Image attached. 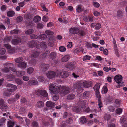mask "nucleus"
Returning a JSON list of instances; mask_svg holds the SVG:
<instances>
[{"instance_id": "f257e3e1", "label": "nucleus", "mask_w": 127, "mask_h": 127, "mask_svg": "<svg viewBox=\"0 0 127 127\" xmlns=\"http://www.w3.org/2000/svg\"><path fill=\"white\" fill-rule=\"evenodd\" d=\"M51 93L53 94H57L60 92V88L55 84V83L51 84L49 87Z\"/></svg>"}, {"instance_id": "f03ea898", "label": "nucleus", "mask_w": 127, "mask_h": 127, "mask_svg": "<svg viewBox=\"0 0 127 127\" xmlns=\"http://www.w3.org/2000/svg\"><path fill=\"white\" fill-rule=\"evenodd\" d=\"M70 90V89L69 87L66 86H63L61 87L59 92L61 94L65 95L69 93Z\"/></svg>"}, {"instance_id": "7ed1b4c3", "label": "nucleus", "mask_w": 127, "mask_h": 127, "mask_svg": "<svg viewBox=\"0 0 127 127\" xmlns=\"http://www.w3.org/2000/svg\"><path fill=\"white\" fill-rule=\"evenodd\" d=\"M65 66L68 71H71L74 69L75 63L73 62L68 63L65 64Z\"/></svg>"}, {"instance_id": "20e7f679", "label": "nucleus", "mask_w": 127, "mask_h": 127, "mask_svg": "<svg viewBox=\"0 0 127 127\" xmlns=\"http://www.w3.org/2000/svg\"><path fill=\"white\" fill-rule=\"evenodd\" d=\"M57 74L59 76L63 78H65L69 76V73L67 71L62 72L58 71L57 72Z\"/></svg>"}, {"instance_id": "39448f33", "label": "nucleus", "mask_w": 127, "mask_h": 127, "mask_svg": "<svg viewBox=\"0 0 127 127\" xmlns=\"http://www.w3.org/2000/svg\"><path fill=\"white\" fill-rule=\"evenodd\" d=\"M6 87L9 88L7 89L9 92H14L17 89V87L16 86L9 83L7 85Z\"/></svg>"}, {"instance_id": "423d86ee", "label": "nucleus", "mask_w": 127, "mask_h": 127, "mask_svg": "<svg viewBox=\"0 0 127 127\" xmlns=\"http://www.w3.org/2000/svg\"><path fill=\"white\" fill-rule=\"evenodd\" d=\"M14 37L15 39H13L11 41V42L13 44L17 45L21 42V39L20 37L17 36H14Z\"/></svg>"}, {"instance_id": "0eeeda50", "label": "nucleus", "mask_w": 127, "mask_h": 127, "mask_svg": "<svg viewBox=\"0 0 127 127\" xmlns=\"http://www.w3.org/2000/svg\"><path fill=\"white\" fill-rule=\"evenodd\" d=\"M114 79L117 83H121L123 79V77L122 76L120 75H117L115 76Z\"/></svg>"}, {"instance_id": "6e6552de", "label": "nucleus", "mask_w": 127, "mask_h": 127, "mask_svg": "<svg viewBox=\"0 0 127 127\" xmlns=\"http://www.w3.org/2000/svg\"><path fill=\"white\" fill-rule=\"evenodd\" d=\"M49 66V65L48 64H45L43 63L41 64L40 65V70L44 72L48 69Z\"/></svg>"}, {"instance_id": "1a4fd4ad", "label": "nucleus", "mask_w": 127, "mask_h": 127, "mask_svg": "<svg viewBox=\"0 0 127 127\" xmlns=\"http://www.w3.org/2000/svg\"><path fill=\"white\" fill-rule=\"evenodd\" d=\"M55 72L53 71H50L46 74V75L48 78L49 79H52L54 78L55 76Z\"/></svg>"}, {"instance_id": "9d476101", "label": "nucleus", "mask_w": 127, "mask_h": 127, "mask_svg": "<svg viewBox=\"0 0 127 127\" xmlns=\"http://www.w3.org/2000/svg\"><path fill=\"white\" fill-rule=\"evenodd\" d=\"M92 83L90 81H87L83 82L82 85L85 88H88L91 87Z\"/></svg>"}, {"instance_id": "9b49d317", "label": "nucleus", "mask_w": 127, "mask_h": 127, "mask_svg": "<svg viewBox=\"0 0 127 127\" xmlns=\"http://www.w3.org/2000/svg\"><path fill=\"white\" fill-rule=\"evenodd\" d=\"M37 43L36 41L32 40L29 42L28 43V46L30 48L35 47L37 45Z\"/></svg>"}, {"instance_id": "f8f14e48", "label": "nucleus", "mask_w": 127, "mask_h": 127, "mask_svg": "<svg viewBox=\"0 0 127 127\" xmlns=\"http://www.w3.org/2000/svg\"><path fill=\"white\" fill-rule=\"evenodd\" d=\"M40 52L37 51H33L32 52L31 58L34 59L37 58L40 55Z\"/></svg>"}, {"instance_id": "ddd939ff", "label": "nucleus", "mask_w": 127, "mask_h": 127, "mask_svg": "<svg viewBox=\"0 0 127 127\" xmlns=\"http://www.w3.org/2000/svg\"><path fill=\"white\" fill-rule=\"evenodd\" d=\"M78 105L80 107L83 109H84L86 107V103L85 102L82 100H80L77 103Z\"/></svg>"}, {"instance_id": "4468645a", "label": "nucleus", "mask_w": 127, "mask_h": 127, "mask_svg": "<svg viewBox=\"0 0 127 127\" xmlns=\"http://www.w3.org/2000/svg\"><path fill=\"white\" fill-rule=\"evenodd\" d=\"M73 86L78 91H80L82 89L81 84L80 83H77L74 84Z\"/></svg>"}, {"instance_id": "2eb2a0df", "label": "nucleus", "mask_w": 127, "mask_h": 127, "mask_svg": "<svg viewBox=\"0 0 127 127\" xmlns=\"http://www.w3.org/2000/svg\"><path fill=\"white\" fill-rule=\"evenodd\" d=\"M57 53L55 52H52L49 55L48 58L50 59L53 60L55 59L57 57Z\"/></svg>"}, {"instance_id": "dca6fc26", "label": "nucleus", "mask_w": 127, "mask_h": 127, "mask_svg": "<svg viewBox=\"0 0 127 127\" xmlns=\"http://www.w3.org/2000/svg\"><path fill=\"white\" fill-rule=\"evenodd\" d=\"M69 31L73 34H77L79 32V30L76 28H73L70 29Z\"/></svg>"}, {"instance_id": "f3484780", "label": "nucleus", "mask_w": 127, "mask_h": 127, "mask_svg": "<svg viewBox=\"0 0 127 127\" xmlns=\"http://www.w3.org/2000/svg\"><path fill=\"white\" fill-rule=\"evenodd\" d=\"M55 103L50 101H47L46 103V105L47 107L50 108H52L55 106Z\"/></svg>"}, {"instance_id": "a211bd4d", "label": "nucleus", "mask_w": 127, "mask_h": 127, "mask_svg": "<svg viewBox=\"0 0 127 127\" xmlns=\"http://www.w3.org/2000/svg\"><path fill=\"white\" fill-rule=\"evenodd\" d=\"M28 83L29 85H37L38 84V82L37 80H30Z\"/></svg>"}, {"instance_id": "6ab92c4d", "label": "nucleus", "mask_w": 127, "mask_h": 127, "mask_svg": "<svg viewBox=\"0 0 127 127\" xmlns=\"http://www.w3.org/2000/svg\"><path fill=\"white\" fill-rule=\"evenodd\" d=\"M38 93L40 95L44 97H46L48 95L47 93L45 90H41L39 91Z\"/></svg>"}, {"instance_id": "aec40b11", "label": "nucleus", "mask_w": 127, "mask_h": 127, "mask_svg": "<svg viewBox=\"0 0 127 127\" xmlns=\"http://www.w3.org/2000/svg\"><path fill=\"white\" fill-rule=\"evenodd\" d=\"M4 66L5 68H7L9 69L13 67V64L9 63H6L4 64Z\"/></svg>"}, {"instance_id": "412c9836", "label": "nucleus", "mask_w": 127, "mask_h": 127, "mask_svg": "<svg viewBox=\"0 0 127 127\" xmlns=\"http://www.w3.org/2000/svg\"><path fill=\"white\" fill-rule=\"evenodd\" d=\"M84 51V50L82 47H79L75 49L73 51L74 53L75 54H78L82 51L83 53V52Z\"/></svg>"}, {"instance_id": "4be33fe9", "label": "nucleus", "mask_w": 127, "mask_h": 127, "mask_svg": "<svg viewBox=\"0 0 127 127\" xmlns=\"http://www.w3.org/2000/svg\"><path fill=\"white\" fill-rule=\"evenodd\" d=\"M15 14V12L13 10H10L8 11L7 13V15L10 17H12L14 16Z\"/></svg>"}, {"instance_id": "5701e85b", "label": "nucleus", "mask_w": 127, "mask_h": 127, "mask_svg": "<svg viewBox=\"0 0 127 127\" xmlns=\"http://www.w3.org/2000/svg\"><path fill=\"white\" fill-rule=\"evenodd\" d=\"M6 78L8 80L13 81L15 79V76L12 74H9L7 75Z\"/></svg>"}, {"instance_id": "b1692460", "label": "nucleus", "mask_w": 127, "mask_h": 127, "mask_svg": "<svg viewBox=\"0 0 127 127\" xmlns=\"http://www.w3.org/2000/svg\"><path fill=\"white\" fill-rule=\"evenodd\" d=\"M25 22L28 26H32L33 25L32 20L31 19L26 20L25 21Z\"/></svg>"}, {"instance_id": "393cba45", "label": "nucleus", "mask_w": 127, "mask_h": 127, "mask_svg": "<svg viewBox=\"0 0 127 127\" xmlns=\"http://www.w3.org/2000/svg\"><path fill=\"white\" fill-rule=\"evenodd\" d=\"M14 124V122L9 120L7 122V127H13Z\"/></svg>"}, {"instance_id": "a878e982", "label": "nucleus", "mask_w": 127, "mask_h": 127, "mask_svg": "<svg viewBox=\"0 0 127 127\" xmlns=\"http://www.w3.org/2000/svg\"><path fill=\"white\" fill-rule=\"evenodd\" d=\"M100 86V83H97L94 87V89L95 92L99 91Z\"/></svg>"}, {"instance_id": "bb28decb", "label": "nucleus", "mask_w": 127, "mask_h": 127, "mask_svg": "<svg viewBox=\"0 0 127 127\" xmlns=\"http://www.w3.org/2000/svg\"><path fill=\"white\" fill-rule=\"evenodd\" d=\"M36 106L38 108H42L44 106V103L42 101H40L37 102Z\"/></svg>"}, {"instance_id": "cd10ccee", "label": "nucleus", "mask_w": 127, "mask_h": 127, "mask_svg": "<svg viewBox=\"0 0 127 127\" xmlns=\"http://www.w3.org/2000/svg\"><path fill=\"white\" fill-rule=\"evenodd\" d=\"M27 64L26 62H22L19 64L18 66L19 67L23 68H24L26 67Z\"/></svg>"}, {"instance_id": "c85d7f7f", "label": "nucleus", "mask_w": 127, "mask_h": 127, "mask_svg": "<svg viewBox=\"0 0 127 127\" xmlns=\"http://www.w3.org/2000/svg\"><path fill=\"white\" fill-rule=\"evenodd\" d=\"M25 72L23 71H18L16 72V74L18 76H21L25 74Z\"/></svg>"}, {"instance_id": "c756f323", "label": "nucleus", "mask_w": 127, "mask_h": 127, "mask_svg": "<svg viewBox=\"0 0 127 127\" xmlns=\"http://www.w3.org/2000/svg\"><path fill=\"white\" fill-rule=\"evenodd\" d=\"M75 97V95L74 94H70L67 96V99L69 100H71L74 99Z\"/></svg>"}, {"instance_id": "7c9ffc66", "label": "nucleus", "mask_w": 127, "mask_h": 127, "mask_svg": "<svg viewBox=\"0 0 127 127\" xmlns=\"http://www.w3.org/2000/svg\"><path fill=\"white\" fill-rule=\"evenodd\" d=\"M69 59V56L68 55H66L63 57L61 60L62 62H65L68 61Z\"/></svg>"}, {"instance_id": "2f4dec72", "label": "nucleus", "mask_w": 127, "mask_h": 127, "mask_svg": "<svg viewBox=\"0 0 127 127\" xmlns=\"http://www.w3.org/2000/svg\"><path fill=\"white\" fill-rule=\"evenodd\" d=\"M41 19V17L40 16H35L33 18V21L35 22L36 23L39 21Z\"/></svg>"}, {"instance_id": "473e14b6", "label": "nucleus", "mask_w": 127, "mask_h": 127, "mask_svg": "<svg viewBox=\"0 0 127 127\" xmlns=\"http://www.w3.org/2000/svg\"><path fill=\"white\" fill-rule=\"evenodd\" d=\"M34 30L32 29H29L25 31V33L27 35H29L33 33Z\"/></svg>"}, {"instance_id": "72a5a7b5", "label": "nucleus", "mask_w": 127, "mask_h": 127, "mask_svg": "<svg viewBox=\"0 0 127 127\" xmlns=\"http://www.w3.org/2000/svg\"><path fill=\"white\" fill-rule=\"evenodd\" d=\"M65 122L68 124H70L73 123V119L71 117H70L66 120L65 121Z\"/></svg>"}, {"instance_id": "f704fd0d", "label": "nucleus", "mask_w": 127, "mask_h": 127, "mask_svg": "<svg viewBox=\"0 0 127 127\" xmlns=\"http://www.w3.org/2000/svg\"><path fill=\"white\" fill-rule=\"evenodd\" d=\"M8 106L7 105L4 104L2 105L0 107V109L1 110L3 111H6V109H7Z\"/></svg>"}, {"instance_id": "c9c22d12", "label": "nucleus", "mask_w": 127, "mask_h": 127, "mask_svg": "<svg viewBox=\"0 0 127 127\" xmlns=\"http://www.w3.org/2000/svg\"><path fill=\"white\" fill-rule=\"evenodd\" d=\"M98 100V105L99 106L98 107L100 108V110H101V108L103 107L102 103V102L101 99H97Z\"/></svg>"}, {"instance_id": "e433bc0d", "label": "nucleus", "mask_w": 127, "mask_h": 127, "mask_svg": "<svg viewBox=\"0 0 127 127\" xmlns=\"http://www.w3.org/2000/svg\"><path fill=\"white\" fill-rule=\"evenodd\" d=\"M72 109L73 111L77 113L79 112L80 110V108L77 106L73 107Z\"/></svg>"}, {"instance_id": "4c0bfd02", "label": "nucleus", "mask_w": 127, "mask_h": 127, "mask_svg": "<svg viewBox=\"0 0 127 127\" xmlns=\"http://www.w3.org/2000/svg\"><path fill=\"white\" fill-rule=\"evenodd\" d=\"M80 121L81 123L84 124L87 122L86 119L85 117H82L80 119Z\"/></svg>"}, {"instance_id": "58836bf2", "label": "nucleus", "mask_w": 127, "mask_h": 127, "mask_svg": "<svg viewBox=\"0 0 127 127\" xmlns=\"http://www.w3.org/2000/svg\"><path fill=\"white\" fill-rule=\"evenodd\" d=\"M108 90L107 87L106 86H104L102 90V92L103 93L106 94Z\"/></svg>"}, {"instance_id": "ea45409f", "label": "nucleus", "mask_w": 127, "mask_h": 127, "mask_svg": "<svg viewBox=\"0 0 127 127\" xmlns=\"http://www.w3.org/2000/svg\"><path fill=\"white\" fill-rule=\"evenodd\" d=\"M76 7V11L80 13L83 10L81 5H78Z\"/></svg>"}, {"instance_id": "a19ab883", "label": "nucleus", "mask_w": 127, "mask_h": 127, "mask_svg": "<svg viewBox=\"0 0 127 127\" xmlns=\"http://www.w3.org/2000/svg\"><path fill=\"white\" fill-rule=\"evenodd\" d=\"M38 37L41 40L45 39L47 38V35L45 34H41Z\"/></svg>"}, {"instance_id": "79ce46f5", "label": "nucleus", "mask_w": 127, "mask_h": 127, "mask_svg": "<svg viewBox=\"0 0 127 127\" xmlns=\"http://www.w3.org/2000/svg\"><path fill=\"white\" fill-rule=\"evenodd\" d=\"M23 60V59L22 57H20L17 58L15 60V62L17 63H19L22 61Z\"/></svg>"}, {"instance_id": "37998d69", "label": "nucleus", "mask_w": 127, "mask_h": 127, "mask_svg": "<svg viewBox=\"0 0 127 127\" xmlns=\"http://www.w3.org/2000/svg\"><path fill=\"white\" fill-rule=\"evenodd\" d=\"M16 83L19 85H21L23 84V82L20 79L16 78L15 79Z\"/></svg>"}, {"instance_id": "c03bdc74", "label": "nucleus", "mask_w": 127, "mask_h": 127, "mask_svg": "<svg viewBox=\"0 0 127 127\" xmlns=\"http://www.w3.org/2000/svg\"><path fill=\"white\" fill-rule=\"evenodd\" d=\"M11 39V38L9 37H6L4 39L3 41L4 43L10 41Z\"/></svg>"}, {"instance_id": "a18cd8bd", "label": "nucleus", "mask_w": 127, "mask_h": 127, "mask_svg": "<svg viewBox=\"0 0 127 127\" xmlns=\"http://www.w3.org/2000/svg\"><path fill=\"white\" fill-rule=\"evenodd\" d=\"M26 110L25 108L23 107H22L20 108L19 109V112L21 114H23L26 112Z\"/></svg>"}, {"instance_id": "49530a36", "label": "nucleus", "mask_w": 127, "mask_h": 127, "mask_svg": "<svg viewBox=\"0 0 127 127\" xmlns=\"http://www.w3.org/2000/svg\"><path fill=\"white\" fill-rule=\"evenodd\" d=\"M3 95L4 96L8 97L11 95V93H10L8 91H3Z\"/></svg>"}, {"instance_id": "de8ad7c7", "label": "nucleus", "mask_w": 127, "mask_h": 127, "mask_svg": "<svg viewBox=\"0 0 127 127\" xmlns=\"http://www.w3.org/2000/svg\"><path fill=\"white\" fill-rule=\"evenodd\" d=\"M32 16L31 15L30 13L26 14L24 16V18L25 19H30L32 18Z\"/></svg>"}, {"instance_id": "09e8293b", "label": "nucleus", "mask_w": 127, "mask_h": 127, "mask_svg": "<svg viewBox=\"0 0 127 127\" xmlns=\"http://www.w3.org/2000/svg\"><path fill=\"white\" fill-rule=\"evenodd\" d=\"M104 118L105 120H109L110 119L111 115L109 114H106L104 116Z\"/></svg>"}, {"instance_id": "8fccbe9b", "label": "nucleus", "mask_w": 127, "mask_h": 127, "mask_svg": "<svg viewBox=\"0 0 127 127\" xmlns=\"http://www.w3.org/2000/svg\"><path fill=\"white\" fill-rule=\"evenodd\" d=\"M115 102L117 104L116 106L118 107L120 106V104L121 103L120 100L118 99H116L115 100Z\"/></svg>"}, {"instance_id": "3c124183", "label": "nucleus", "mask_w": 127, "mask_h": 127, "mask_svg": "<svg viewBox=\"0 0 127 127\" xmlns=\"http://www.w3.org/2000/svg\"><path fill=\"white\" fill-rule=\"evenodd\" d=\"M23 20V17L21 16L18 17L16 18L17 21L18 23L21 22Z\"/></svg>"}, {"instance_id": "603ef678", "label": "nucleus", "mask_w": 127, "mask_h": 127, "mask_svg": "<svg viewBox=\"0 0 127 127\" xmlns=\"http://www.w3.org/2000/svg\"><path fill=\"white\" fill-rule=\"evenodd\" d=\"M59 49L60 51L64 52L66 51V48L64 46H62L59 47Z\"/></svg>"}, {"instance_id": "864d4df0", "label": "nucleus", "mask_w": 127, "mask_h": 127, "mask_svg": "<svg viewBox=\"0 0 127 127\" xmlns=\"http://www.w3.org/2000/svg\"><path fill=\"white\" fill-rule=\"evenodd\" d=\"M79 34L80 36H83L85 35L86 34L85 32L84 31L81 30L80 31L79 30Z\"/></svg>"}, {"instance_id": "5fc2aeb1", "label": "nucleus", "mask_w": 127, "mask_h": 127, "mask_svg": "<svg viewBox=\"0 0 127 127\" xmlns=\"http://www.w3.org/2000/svg\"><path fill=\"white\" fill-rule=\"evenodd\" d=\"M33 70L34 69L32 67H29L27 69V72L29 74L33 72Z\"/></svg>"}, {"instance_id": "6e6d98bb", "label": "nucleus", "mask_w": 127, "mask_h": 127, "mask_svg": "<svg viewBox=\"0 0 127 127\" xmlns=\"http://www.w3.org/2000/svg\"><path fill=\"white\" fill-rule=\"evenodd\" d=\"M27 100L24 97H22L21 98L20 102L22 103H25L27 102Z\"/></svg>"}, {"instance_id": "4d7b16f0", "label": "nucleus", "mask_w": 127, "mask_h": 127, "mask_svg": "<svg viewBox=\"0 0 127 127\" xmlns=\"http://www.w3.org/2000/svg\"><path fill=\"white\" fill-rule=\"evenodd\" d=\"M95 95L96 98L98 99H101V95L100 94L99 91L95 92Z\"/></svg>"}, {"instance_id": "13d9d810", "label": "nucleus", "mask_w": 127, "mask_h": 127, "mask_svg": "<svg viewBox=\"0 0 127 127\" xmlns=\"http://www.w3.org/2000/svg\"><path fill=\"white\" fill-rule=\"evenodd\" d=\"M45 32L48 35H52L54 34L53 32L49 30H47L45 31Z\"/></svg>"}, {"instance_id": "bf43d9fd", "label": "nucleus", "mask_w": 127, "mask_h": 127, "mask_svg": "<svg viewBox=\"0 0 127 127\" xmlns=\"http://www.w3.org/2000/svg\"><path fill=\"white\" fill-rule=\"evenodd\" d=\"M59 95H58L56 94L53 96V99L54 100L56 101L59 99Z\"/></svg>"}, {"instance_id": "052dcab7", "label": "nucleus", "mask_w": 127, "mask_h": 127, "mask_svg": "<svg viewBox=\"0 0 127 127\" xmlns=\"http://www.w3.org/2000/svg\"><path fill=\"white\" fill-rule=\"evenodd\" d=\"M47 54L46 53H43L41 54L40 56V58H44L45 57H47Z\"/></svg>"}, {"instance_id": "680f3d73", "label": "nucleus", "mask_w": 127, "mask_h": 127, "mask_svg": "<svg viewBox=\"0 0 127 127\" xmlns=\"http://www.w3.org/2000/svg\"><path fill=\"white\" fill-rule=\"evenodd\" d=\"M37 79L39 81L42 82L45 79L43 76H40L38 77Z\"/></svg>"}, {"instance_id": "e2e57ef3", "label": "nucleus", "mask_w": 127, "mask_h": 127, "mask_svg": "<svg viewBox=\"0 0 127 127\" xmlns=\"http://www.w3.org/2000/svg\"><path fill=\"white\" fill-rule=\"evenodd\" d=\"M96 25L95 27V28L97 30H99L101 27V24L99 23H96Z\"/></svg>"}, {"instance_id": "0e129e2a", "label": "nucleus", "mask_w": 127, "mask_h": 127, "mask_svg": "<svg viewBox=\"0 0 127 127\" xmlns=\"http://www.w3.org/2000/svg\"><path fill=\"white\" fill-rule=\"evenodd\" d=\"M122 112V109L121 108H119L116 109V112L118 114H120Z\"/></svg>"}, {"instance_id": "69168bd1", "label": "nucleus", "mask_w": 127, "mask_h": 127, "mask_svg": "<svg viewBox=\"0 0 127 127\" xmlns=\"http://www.w3.org/2000/svg\"><path fill=\"white\" fill-rule=\"evenodd\" d=\"M43 27V25L42 23H38L37 25V27L38 29H41Z\"/></svg>"}, {"instance_id": "338daca9", "label": "nucleus", "mask_w": 127, "mask_h": 127, "mask_svg": "<svg viewBox=\"0 0 127 127\" xmlns=\"http://www.w3.org/2000/svg\"><path fill=\"white\" fill-rule=\"evenodd\" d=\"M32 125L33 127H38L37 122L36 121H33L32 122Z\"/></svg>"}, {"instance_id": "774afa93", "label": "nucleus", "mask_w": 127, "mask_h": 127, "mask_svg": "<svg viewBox=\"0 0 127 127\" xmlns=\"http://www.w3.org/2000/svg\"><path fill=\"white\" fill-rule=\"evenodd\" d=\"M91 57L88 55H86L83 58L84 61H85L87 60H90V59Z\"/></svg>"}]
</instances>
